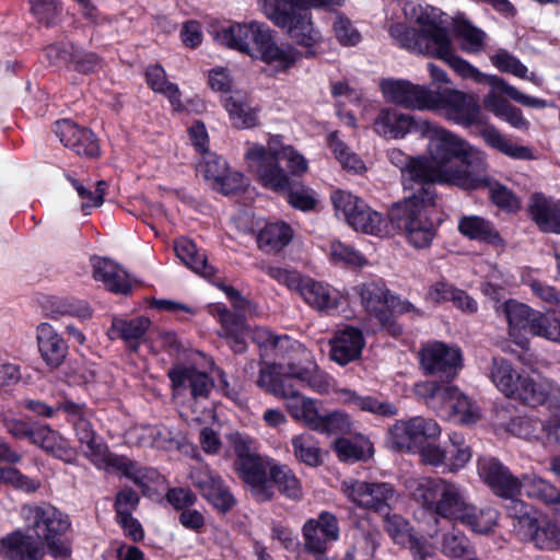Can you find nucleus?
I'll use <instances>...</instances> for the list:
<instances>
[{
	"instance_id": "f3484780",
	"label": "nucleus",
	"mask_w": 560,
	"mask_h": 560,
	"mask_svg": "<svg viewBox=\"0 0 560 560\" xmlns=\"http://www.w3.org/2000/svg\"><path fill=\"white\" fill-rule=\"evenodd\" d=\"M52 131L65 148L80 158L97 159L101 156V145L94 131L74 122L71 119L57 120Z\"/></svg>"
},
{
	"instance_id": "37998d69",
	"label": "nucleus",
	"mask_w": 560,
	"mask_h": 560,
	"mask_svg": "<svg viewBox=\"0 0 560 560\" xmlns=\"http://www.w3.org/2000/svg\"><path fill=\"white\" fill-rule=\"evenodd\" d=\"M453 30L460 39L462 49L469 54H478L485 49L487 34L471 23L464 14H457L453 19Z\"/></svg>"
},
{
	"instance_id": "ddd939ff",
	"label": "nucleus",
	"mask_w": 560,
	"mask_h": 560,
	"mask_svg": "<svg viewBox=\"0 0 560 560\" xmlns=\"http://www.w3.org/2000/svg\"><path fill=\"white\" fill-rule=\"evenodd\" d=\"M303 549L314 560H328L326 556L331 545L340 539L337 516L322 511L316 518H308L302 526Z\"/></svg>"
},
{
	"instance_id": "49530a36",
	"label": "nucleus",
	"mask_w": 560,
	"mask_h": 560,
	"mask_svg": "<svg viewBox=\"0 0 560 560\" xmlns=\"http://www.w3.org/2000/svg\"><path fill=\"white\" fill-rule=\"evenodd\" d=\"M523 373L515 371L509 361L499 358L492 360L491 381L508 397L513 398L520 385L518 378L523 377Z\"/></svg>"
},
{
	"instance_id": "b1692460",
	"label": "nucleus",
	"mask_w": 560,
	"mask_h": 560,
	"mask_svg": "<svg viewBox=\"0 0 560 560\" xmlns=\"http://www.w3.org/2000/svg\"><path fill=\"white\" fill-rule=\"evenodd\" d=\"M93 278L115 294L129 295L132 283L129 273L117 262L106 257H93Z\"/></svg>"
},
{
	"instance_id": "052dcab7",
	"label": "nucleus",
	"mask_w": 560,
	"mask_h": 560,
	"mask_svg": "<svg viewBox=\"0 0 560 560\" xmlns=\"http://www.w3.org/2000/svg\"><path fill=\"white\" fill-rule=\"evenodd\" d=\"M30 12L34 19L45 27L49 28L57 24L61 12L58 0H28Z\"/></svg>"
},
{
	"instance_id": "2eb2a0df",
	"label": "nucleus",
	"mask_w": 560,
	"mask_h": 560,
	"mask_svg": "<svg viewBox=\"0 0 560 560\" xmlns=\"http://www.w3.org/2000/svg\"><path fill=\"white\" fill-rule=\"evenodd\" d=\"M66 415L67 422L72 427L80 446H85L83 455L90 458L92 455H98L104 440L97 434L91 421L92 410L86 404H78L71 399H65L57 406Z\"/></svg>"
},
{
	"instance_id": "c756f323",
	"label": "nucleus",
	"mask_w": 560,
	"mask_h": 560,
	"mask_svg": "<svg viewBox=\"0 0 560 560\" xmlns=\"http://www.w3.org/2000/svg\"><path fill=\"white\" fill-rule=\"evenodd\" d=\"M378 89L386 103L406 109L420 108V84L405 79L383 78L378 82Z\"/></svg>"
},
{
	"instance_id": "f8f14e48",
	"label": "nucleus",
	"mask_w": 560,
	"mask_h": 560,
	"mask_svg": "<svg viewBox=\"0 0 560 560\" xmlns=\"http://www.w3.org/2000/svg\"><path fill=\"white\" fill-rule=\"evenodd\" d=\"M342 491L358 508L381 515L388 514L396 502V490L389 482L350 479L342 482Z\"/></svg>"
},
{
	"instance_id": "ea45409f",
	"label": "nucleus",
	"mask_w": 560,
	"mask_h": 560,
	"mask_svg": "<svg viewBox=\"0 0 560 560\" xmlns=\"http://www.w3.org/2000/svg\"><path fill=\"white\" fill-rule=\"evenodd\" d=\"M440 435L441 428L436 421L427 420L422 424V464L445 468L447 446L436 442Z\"/></svg>"
},
{
	"instance_id": "2f4dec72",
	"label": "nucleus",
	"mask_w": 560,
	"mask_h": 560,
	"mask_svg": "<svg viewBox=\"0 0 560 560\" xmlns=\"http://www.w3.org/2000/svg\"><path fill=\"white\" fill-rule=\"evenodd\" d=\"M218 316L222 330L220 336L226 339L232 351L235 354L246 352V338L249 334V326L244 313L237 314L223 306L218 310Z\"/></svg>"
},
{
	"instance_id": "603ef678",
	"label": "nucleus",
	"mask_w": 560,
	"mask_h": 560,
	"mask_svg": "<svg viewBox=\"0 0 560 560\" xmlns=\"http://www.w3.org/2000/svg\"><path fill=\"white\" fill-rule=\"evenodd\" d=\"M481 137L489 147L510 158L520 160H529L533 158L528 148L512 143L492 126L485 127V129L481 131Z\"/></svg>"
},
{
	"instance_id": "5701e85b",
	"label": "nucleus",
	"mask_w": 560,
	"mask_h": 560,
	"mask_svg": "<svg viewBox=\"0 0 560 560\" xmlns=\"http://www.w3.org/2000/svg\"><path fill=\"white\" fill-rule=\"evenodd\" d=\"M150 326L151 320L145 316H136L130 319L114 316L107 336L112 340H122L130 353H137L145 341Z\"/></svg>"
},
{
	"instance_id": "aec40b11",
	"label": "nucleus",
	"mask_w": 560,
	"mask_h": 560,
	"mask_svg": "<svg viewBox=\"0 0 560 560\" xmlns=\"http://www.w3.org/2000/svg\"><path fill=\"white\" fill-rule=\"evenodd\" d=\"M429 504H435L436 512L445 517L457 520L468 505L465 492L455 483L442 479L429 481L423 495Z\"/></svg>"
},
{
	"instance_id": "3c124183",
	"label": "nucleus",
	"mask_w": 560,
	"mask_h": 560,
	"mask_svg": "<svg viewBox=\"0 0 560 560\" xmlns=\"http://www.w3.org/2000/svg\"><path fill=\"white\" fill-rule=\"evenodd\" d=\"M547 505L560 506V492L550 482L536 475H526L521 481V490Z\"/></svg>"
},
{
	"instance_id": "f257e3e1",
	"label": "nucleus",
	"mask_w": 560,
	"mask_h": 560,
	"mask_svg": "<svg viewBox=\"0 0 560 560\" xmlns=\"http://www.w3.org/2000/svg\"><path fill=\"white\" fill-rule=\"evenodd\" d=\"M268 20L287 32L300 51L289 42H278L277 32L264 22L233 23L217 32V40L230 48L259 60L270 69L269 77L288 74L302 59L317 55L319 33L314 28L311 9L336 12L345 0H258Z\"/></svg>"
},
{
	"instance_id": "680f3d73",
	"label": "nucleus",
	"mask_w": 560,
	"mask_h": 560,
	"mask_svg": "<svg viewBox=\"0 0 560 560\" xmlns=\"http://www.w3.org/2000/svg\"><path fill=\"white\" fill-rule=\"evenodd\" d=\"M490 61L501 72L511 73L520 79L535 81L534 74L527 77V67L506 50H499L491 55Z\"/></svg>"
},
{
	"instance_id": "7ed1b4c3",
	"label": "nucleus",
	"mask_w": 560,
	"mask_h": 560,
	"mask_svg": "<svg viewBox=\"0 0 560 560\" xmlns=\"http://www.w3.org/2000/svg\"><path fill=\"white\" fill-rule=\"evenodd\" d=\"M422 138L428 140L422 161V184L445 183L464 189H478L487 183L483 152L443 128L422 121Z\"/></svg>"
},
{
	"instance_id": "c85d7f7f",
	"label": "nucleus",
	"mask_w": 560,
	"mask_h": 560,
	"mask_svg": "<svg viewBox=\"0 0 560 560\" xmlns=\"http://www.w3.org/2000/svg\"><path fill=\"white\" fill-rule=\"evenodd\" d=\"M40 447L46 454L60 459L67 464H74L78 458V451L58 431L48 424L39 423L32 442Z\"/></svg>"
},
{
	"instance_id": "a19ab883",
	"label": "nucleus",
	"mask_w": 560,
	"mask_h": 560,
	"mask_svg": "<svg viewBox=\"0 0 560 560\" xmlns=\"http://www.w3.org/2000/svg\"><path fill=\"white\" fill-rule=\"evenodd\" d=\"M331 447L338 459L343 463L368 460L373 455V444L361 434H358L354 440L337 438Z\"/></svg>"
},
{
	"instance_id": "f704fd0d",
	"label": "nucleus",
	"mask_w": 560,
	"mask_h": 560,
	"mask_svg": "<svg viewBox=\"0 0 560 560\" xmlns=\"http://www.w3.org/2000/svg\"><path fill=\"white\" fill-rule=\"evenodd\" d=\"M144 80L154 93L162 94L168 100L174 112L183 113L186 109L178 85L167 80L166 71L161 63L148 66L144 71Z\"/></svg>"
},
{
	"instance_id": "20e7f679",
	"label": "nucleus",
	"mask_w": 560,
	"mask_h": 560,
	"mask_svg": "<svg viewBox=\"0 0 560 560\" xmlns=\"http://www.w3.org/2000/svg\"><path fill=\"white\" fill-rule=\"evenodd\" d=\"M331 202L336 212L342 214L353 230L378 237L400 234L415 248H420L419 190L394 202L386 217L349 191H335L331 195Z\"/></svg>"
},
{
	"instance_id": "8fccbe9b",
	"label": "nucleus",
	"mask_w": 560,
	"mask_h": 560,
	"mask_svg": "<svg viewBox=\"0 0 560 560\" xmlns=\"http://www.w3.org/2000/svg\"><path fill=\"white\" fill-rule=\"evenodd\" d=\"M48 303L49 304L46 306V310L51 318H58L65 315L81 319L92 317V308L84 300L75 298H52Z\"/></svg>"
},
{
	"instance_id": "1a4fd4ad",
	"label": "nucleus",
	"mask_w": 560,
	"mask_h": 560,
	"mask_svg": "<svg viewBox=\"0 0 560 560\" xmlns=\"http://www.w3.org/2000/svg\"><path fill=\"white\" fill-rule=\"evenodd\" d=\"M354 290L370 316L374 317L390 335H401L402 329L397 324L395 314H405L413 310L410 302L401 301L398 296L390 294L383 279L363 282Z\"/></svg>"
},
{
	"instance_id": "72a5a7b5",
	"label": "nucleus",
	"mask_w": 560,
	"mask_h": 560,
	"mask_svg": "<svg viewBox=\"0 0 560 560\" xmlns=\"http://www.w3.org/2000/svg\"><path fill=\"white\" fill-rule=\"evenodd\" d=\"M300 295L313 308L329 313L338 310L341 294L328 283L305 278Z\"/></svg>"
},
{
	"instance_id": "393cba45",
	"label": "nucleus",
	"mask_w": 560,
	"mask_h": 560,
	"mask_svg": "<svg viewBox=\"0 0 560 560\" xmlns=\"http://www.w3.org/2000/svg\"><path fill=\"white\" fill-rule=\"evenodd\" d=\"M167 377L174 389L189 388L195 401L207 399L214 386L213 380L194 366L176 365L168 370Z\"/></svg>"
},
{
	"instance_id": "412c9836",
	"label": "nucleus",
	"mask_w": 560,
	"mask_h": 560,
	"mask_svg": "<svg viewBox=\"0 0 560 560\" xmlns=\"http://www.w3.org/2000/svg\"><path fill=\"white\" fill-rule=\"evenodd\" d=\"M329 346L330 360L340 366H345L361 358L365 339L360 328L346 326L335 334L329 341Z\"/></svg>"
},
{
	"instance_id": "58836bf2",
	"label": "nucleus",
	"mask_w": 560,
	"mask_h": 560,
	"mask_svg": "<svg viewBox=\"0 0 560 560\" xmlns=\"http://www.w3.org/2000/svg\"><path fill=\"white\" fill-rule=\"evenodd\" d=\"M384 528L395 544L409 548L413 560H420V538L413 534L409 522L398 514H384Z\"/></svg>"
},
{
	"instance_id": "4468645a",
	"label": "nucleus",
	"mask_w": 560,
	"mask_h": 560,
	"mask_svg": "<svg viewBox=\"0 0 560 560\" xmlns=\"http://www.w3.org/2000/svg\"><path fill=\"white\" fill-rule=\"evenodd\" d=\"M188 477L201 498L218 512L225 514L236 504L223 478L208 465L192 467Z\"/></svg>"
},
{
	"instance_id": "4be33fe9",
	"label": "nucleus",
	"mask_w": 560,
	"mask_h": 560,
	"mask_svg": "<svg viewBox=\"0 0 560 560\" xmlns=\"http://www.w3.org/2000/svg\"><path fill=\"white\" fill-rule=\"evenodd\" d=\"M478 475L498 495L513 499L521 493V481L493 458L479 459Z\"/></svg>"
},
{
	"instance_id": "7c9ffc66",
	"label": "nucleus",
	"mask_w": 560,
	"mask_h": 560,
	"mask_svg": "<svg viewBox=\"0 0 560 560\" xmlns=\"http://www.w3.org/2000/svg\"><path fill=\"white\" fill-rule=\"evenodd\" d=\"M445 117L464 127L481 124L482 113L478 98L472 94L453 90L448 94Z\"/></svg>"
},
{
	"instance_id": "cd10ccee",
	"label": "nucleus",
	"mask_w": 560,
	"mask_h": 560,
	"mask_svg": "<svg viewBox=\"0 0 560 560\" xmlns=\"http://www.w3.org/2000/svg\"><path fill=\"white\" fill-rule=\"evenodd\" d=\"M37 346L43 361L50 369L59 368L67 358L68 343L48 323H40L36 328Z\"/></svg>"
},
{
	"instance_id": "0eeeda50",
	"label": "nucleus",
	"mask_w": 560,
	"mask_h": 560,
	"mask_svg": "<svg viewBox=\"0 0 560 560\" xmlns=\"http://www.w3.org/2000/svg\"><path fill=\"white\" fill-rule=\"evenodd\" d=\"M506 317L509 335L521 347L527 345V335L560 343V313L540 312L516 300H508L497 307Z\"/></svg>"
},
{
	"instance_id": "9b49d317",
	"label": "nucleus",
	"mask_w": 560,
	"mask_h": 560,
	"mask_svg": "<svg viewBox=\"0 0 560 560\" xmlns=\"http://www.w3.org/2000/svg\"><path fill=\"white\" fill-rule=\"evenodd\" d=\"M425 405L442 416H454L465 424L480 419L479 407L457 388L427 383L422 386Z\"/></svg>"
},
{
	"instance_id": "6ab92c4d",
	"label": "nucleus",
	"mask_w": 560,
	"mask_h": 560,
	"mask_svg": "<svg viewBox=\"0 0 560 560\" xmlns=\"http://www.w3.org/2000/svg\"><path fill=\"white\" fill-rule=\"evenodd\" d=\"M520 385L513 396L529 406L547 405L548 408L560 407V387L552 381L532 371L518 378Z\"/></svg>"
},
{
	"instance_id": "a878e982",
	"label": "nucleus",
	"mask_w": 560,
	"mask_h": 560,
	"mask_svg": "<svg viewBox=\"0 0 560 560\" xmlns=\"http://www.w3.org/2000/svg\"><path fill=\"white\" fill-rule=\"evenodd\" d=\"M447 21L440 9L427 5L422 8V42L425 44V51L432 55L444 46L452 43Z\"/></svg>"
},
{
	"instance_id": "e2e57ef3",
	"label": "nucleus",
	"mask_w": 560,
	"mask_h": 560,
	"mask_svg": "<svg viewBox=\"0 0 560 560\" xmlns=\"http://www.w3.org/2000/svg\"><path fill=\"white\" fill-rule=\"evenodd\" d=\"M470 459V448L464 443L459 435H453L451 438V444L447 446L445 470L450 472L458 471L464 468Z\"/></svg>"
},
{
	"instance_id": "338daca9",
	"label": "nucleus",
	"mask_w": 560,
	"mask_h": 560,
	"mask_svg": "<svg viewBox=\"0 0 560 560\" xmlns=\"http://www.w3.org/2000/svg\"><path fill=\"white\" fill-rule=\"evenodd\" d=\"M205 279L225 294L226 299L236 312L245 313L250 308L252 302L244 298L237 289L226 284L223 279L218 276V270L215 268H213Z\"/></svg>"
},
{
	"instance_id": "bb28decb",
	"label": "nucleus",
	"mask_w": 560,
	"mask_h": 560,
	"mask_svg": "<svg viewBox=\"0 0 560 560\" xmlns=\"http://www.w3.org/2000/svg\"><path fill=\"white\" fill-rule=\"evenodd\" d=\"M521 524L526 529L525 536L540 550L560 549V523L547 517L523 518Z\"/></svg>"
},
{
	"instance_id": "13d9d810",
	"label": "nucleus",
	"mask_w": 560,
	"mask_h": 560,
	"mask_svg": "<svg viewBox=\"0 0 560 560\" xmlns=\"http://www.w3.org/2000/svg\"><path fill=\"white\" fill-rule=\"evenodd\" d=\"M441 549L448 557L462 560H476V552L462 533L452 532L444 535Z\"/></svg>"
},
{
	"instance_id": "dca6fc26",
	"label": "nucleus",
	"mask_w": 560,
	"mask_h": 560,
	"mask_svg": "<svg viewBox=\"0 0 560 560\" xmlns=\"http://www.w3.org/2000/svg\"><path fill=\"white\" fill-rule=\"evenodd\" d=\"M463 368V353L457 346L433 341L422 348V371L448 381Z\"/></svg>"
},
{
	"instance_id": "0e129e2a",
	"label": "nucleus",
	"mask_w": 560,
	"mask_h": 560,
	"mask_svg": "<svg viewBox=\"0 0 560 560\" xmlns=\"http://www.w3.org/2000/svg\"><path fill=\"white\" fill-rule=\"evenodd\" d=\"M332 32L338 43L343 47H354L362 40L360 32L354 27L351 20L341 12H337L332 23Z\"/></svg>"
},
{
	"instance_id": "a18cd8bd",
	"label": "nucleus",
	"mask_w": 560,
	"mask_h": 560,
	"mask_svg": "<svg viewBox=\"0 0 560 560\" xmlns=\"http://www.w3.org/2000/svg\"><path fill=\"white\" fill-rule=\"evenodd\" d=\"M176 256L191 270L196 273L201 275L206 278L211 270L214 268L213 266L208 264V259L205 253H201L197 245L189 238L182 237L175 241L174 246Z\"/></svg>"
},
{
	"instance_id": "69168bd1",
	"label": "nucleus",
	"mask_w": 560,
	"mask_h": 560,
	"mask_svg": "<svg viewBox=\"0 0 560 560\" xmlns=\"http://www.w3.org/2000/svg\"><path fill=\"white\" fill-rule=\"evenodd\" d=\"M316 431L324 434H349L352 431V421L346 412L334 410L323 415Z\"/></svg>"
},
{
	"instance_id": "6e6552de",
	"label": "nucleus",
	"mask_w": 560,
	"mask_h": 560,
	"mask_svg": "<svg viewBox=\"0 0 560 560\" xmlns=\"http://www.w3.org/2000/svg\"><path fill=\"white\" fill-rule=\"evenodd\" d=\"M229 442L235 454L234 470L248 487L252 497L259 503L272 501L268 477L275 459L261 456L257 451L256 441L247 434L232 433Z\"/></svg>"
},
{
	"instance_id": "9d476101",
	"label": "nucleus",
	"mask_w": 560,
	"mask_h": 560,
	"mask_svg": "<svg viewBox=\"0 0 560 560\" xmlns=\"http://www.w3.org/2000/svg\"><path fill=\"white\" fill-rule=\"evenodd\" d=\"M443 61H445L456 73L465 79H471L477 83L486 82L490 86L494 89H500L505 93L511 100L522 104L523 106L533 107V108H544L547 106L546 101L526 95L518 91L516 88L510 85L502 78L493 74L482 73L478 68L472 66L467 60L460 58L454 52L453 44L440 47L438 51L432 54Z\"/></svg>"
},
{
	"instance_id": "bf43d9fd",
	"label": "nucleus",
	"mask_w": 560,
	"mask_h": 560,
	"mask_svg": "<svg viewBox=\"0 0 560 560\" xmlns=\"http://www.w3.org/2000/svg\"><path fill=\"white\" fill-rule=\"evenodd\" d=\"M509 430L514 435L528 441H538L544 435L547 436V424L538 419L529 417H518L511 421Z\"/></svg>"
},
{
	"instance_id": "4d7b16f0",
	"label": "nucleus",
	"mask_w": 560,
	"mask_h": 560,
	"mask_svg": "<svg viewBox=\"0 0 560 560\" xmlns=\"http://www.w3.org/2000/svg\"><path fill=\"white\" fill-rule=\"evenodd\" d=\"M349 401L362 411L376 416L392 418L398 413V408L390 401H382L373 396H360L355 392L350 393Z\"/></svg>"
},
{
	"instance_id": "f03ea898",
	"label": "nucleus",
	"mask_w": 560,
	"mask_h": 560,
	"mask_svg": "<svg viewBox=\"0 0 560 560\" xmlns=\"http://www.w3.org/2000/svg\"><path fill=\"white\" fill-rule=\"evenodd\" d=\"M25 529L16 528L0 538L3 560H43L45 548L54 559L72 553V522L49 502L23 506Z\"/></svg>"
},
{
	"instance_id": "e433bc0d",
	"label": "nucleus",
	"mask_w": 560,
	"mask_h": 560,
	"mask_svg": "<svg viewBox=\"0 0 560 560\" xmlns=\"http://www.w3.org/2000/svg\"><path fill=\"white\" fill-rule=\"evenodd\" d=\"M529 211L541 231L560 234V206L558 202L536 194L530 199Z\"/></svg>"
},
{
	"instance_id": "09e8293b",
	"label": "nucleus",
	"mask_w": 560,
	"mask_h": 560,
	"mask_svg": "<svg viewBox=\"0 0 560 560\" xmlns=\"http://www.w3.org/2000/svg\"><path fill=\"white\" fill-rule=\"evenodd\" d=\"M295 458L310 467L323 465L322 450L318 440L311 433L295 435L291 440Z\"/></svg>"
},
{
	"instance_id": "c03bdc74",
	"label": "nucleus",
	"mask_w": 560,
	"mask_h": 560,
	"mask_svg": "<svg viewBox=\"0 0 560 560\" xmlns=\"http://www.w3.org/2000/svg\"><path fill=\"white\" fill-rule=\"evenodd\" d=\"M388 158L390 163L401 172L404 190H409L410 195L420 191V155L410 156L399 149H394Z\"/></svg>"
},
{
	"instance_id": "423d86ee",
	"label": "nucleus",
	"mask_w": 560,
	"mask_h": 560,
	"mask_svg": "<svg viewBox=\"0 0 560 560\" xmlns=\"http://www.w3.org/2000/svg\"><path fill=\"white\" fill-rule=\"evenodd\" d=\"M293 381L317 393H325L329 387L327 374L319 370L312 353L301 345L292 350L288 363H272L261 368L257 380V386L266 393L290 398L287 410L293 419L301 420L303 397L300 396Z\"/></svg>"
},
{
	"instance_id": "79ce46f5",
	"label": "nucleus",
	"mask_w": 560,
	"mask_h": 560,
	"mask_svg": "<svg viewBox=\"0 0 560 560\" xmlns=\"http://www.w3.org/2000/svg\"><path fill=\"white\" fill-rule=\"evenodd\" d=\"M293 230L285 222L267 223L257 235L259 249L270 254L279 253L292 241Z\"/></svg>"
},
{
	"instance_id": "4c0bfd02",
	"label": "nucleus",
	"mask_w": 560,
	"mask_h": 560,
	"mask_svg": "<svg viewBox=\"0 0 560 560\" xmlns=\"http://www.w3.org/2000/svg\"><path fill=\"white\" fill-rule=\"evenodd\" d=\"M415 124L410 115L398 113L393 108H383L376 117L375 132L388 139L404 138Z\"/></svg>"
},
{
	"instance_id": "774afa93",
	"label": "nucleus",
	"mask_w": 560,
	"mask_h": 560,
	"mask_svg": "<svg viewBox=\"0 0 560 560\" xmlns=\"http://www.w3.org/2000/svg\"><path fill=\"white\" fill-rule=\"evenodd\" d=\"M75 46L72 43L57 42L44 48V55L50 66L70 70Z\"/></svg>"
},
{
	"instance_id": "de8ad7c7",
	"label": "nucleus",
	"mask_w": 560,
	"mask_h": 560,
	"mask_svg": "<svg viewBox=\"0 0 560 560\" xmlns=\"http://www.w3.org/2000/svg\"><path fill=\"white\" fill-rule=\"evenodd\" d=\"M498 512L490 508H478L468 504L458 521L467 525L471 530L478 534H488L497 524Z\"/></svg>"
},
{
	"instance_id": "473e14b6",
	"label": "nucleus",
	"mask_w": 560,
	"mask_h": 560,
	"mask_svg": "<svg viewBox=\"0 0 560 560\" xmlns=\"http://www.w3.org/2000/svg\"><path fill=\"white\" fill-rule=\"evenodd\" d=\"M420 418L397 420L387 431L386 444L395 452L420 453Z\"/></svg>"
},
{
	"instance_id": "5fc2aeb1",
	"label": "nucleus",
	"mask_w": 560,
	"mask_h": 560,
	"mask_svg": "<svg viewBox=\"0 0 560 560\" xmlns=\"http://www.w3.org/2000/svg\"><path fill=\"white\" fill-rule=\"evenodd\" d=\"M458 230L469 238L487 241L493 244L502 242L493 226L480 217H464L458 223Z\"/></svg>"
},
{
	"instance_id": "39448f33",
	"label": "nucleus",
	"mask_w": 560,
	"mask_h": 560,
	"mask_svg": "<svg viewBox=\"0 0 560 560\" xmlns=\"http://www.w3.org/2000/svg\"><path fill=\"white\" fill-rule=\"evenodd\" d=\"M245 159L255 165L257 182L268 190L284 195L293 209L308 212L316 208L313 189L300 179L308 170L307 160L293 147L275 152L257 144L246 151Z\"/></svg>"
},
{
	"instance_id": "a211bd4d",
	"label": "nucleus",
	"mask_w": 560,
	"mask_h": 560,
	"mask_svg": "<svg viewBox=\"0 0 560 560\" xmlns=\"http://www.w3.org/2000/svg\"><path fill=\"white\" fill-rule=\"evenodd\" d=\"M89 460L97 468H106L120 472L138 488L142 489V491L144 488H148V482L153 481L158 476L155 469L140 466L126 455H118L110 452L106 443L101 445L98 455H92Z\"/></svg>"
},
{
	"instance_id": "864d4df0",
	"label": "nucleus",
	"mask_w": 560,
	"mask_h": 560,
	"mask_svg": "<svg viewBox=\"0 0 560 560\" xmlns=\"http://www.w3.org/2000/svg\"><path fill=\"white\" fill-rule=\"evenodd\" d=\"M223 105L229 113L233 127L237 129H249L258 125V115L256 110L249 107L242 100L234 96H228L224 98Z\"/></svg>"
},
{
	"instance_id": "c9c22d12",
	"label": "nucleus",
	"mask_w": 560,
	"mask_h": 560,
	"mask_svg": "<svg viewBox=\"0 0 560 560\" xmlns=\"http://www.w3.org/2000/svg\"><path fill=\"white\" fill-rule=\"evenodd\" d=\"M268 483L272 491V500L276 491L290 500L298 501L302 498V486L293 470L284 464L275 459L269 469Z\"/></svg>"
},
{
	"instance_id": "6e6d98bb",
	"label": "nucleus",
	"mask_w": 560,
	"mask_h": 560,
	"mask_svg": "<svg viewBox=\"0 0 560 560\" xmlns=\"http://www.w3.org/2000/svg\"><path fill=\"white\" fill-rule=\"evenodd\" d=\"M397 46L420 56V27L395 23L388 31Z\"/></svg>"
}]
</instances>
